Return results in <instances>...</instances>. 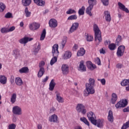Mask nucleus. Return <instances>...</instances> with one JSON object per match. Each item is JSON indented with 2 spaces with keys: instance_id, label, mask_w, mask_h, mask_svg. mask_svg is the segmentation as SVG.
Listing matches in <instances>:
<instances>
[{
  "instance_id": "nucleus-52",
  "label": "nucleus",
  "mask_w": 129,
  "mask_h": 129,
  "mask_svg": "<svg viewBox=\"0 0 129 129\" xmlns=\"http://www.w3.org/2000/svg\"><path fill=\"white\" fill-rule=\"evenodd\" d=\"M121 41V36L120 35H118L117 39H116V44L118 45V43Z\"/></svg>"
},
{
  "instance_id": "nucleus-42",
  "label": "nucleus",
  "mask_w": 129,
  "mask_h": 129,
  "mask_svg": "<svg viewBox=\"0 0 129 129\" xmlns=\"http://www.w3.org/2000/svg\"><path fill=\"white\" fill-rule=\"evenodd\" d=\"M74 20H77V15H71L68 18V21H73Z\"/></svg>"
},
{
  "instance_id": "nucleus-51",
  "label": "nucleus",
  "mask_w": 129,
  "mask_h": 129,
  "mask_svg": "<svg viewBox=\"0 0 129 129\" xmlns=\"http://www.w3.org/2000/svg\"><path fill=\"white\" fill-rule=\"evenodd\" d=\"M67 41L66 39H63L61 43V47H62V48L63 49L64 47H65V45L66 44Z\"/></svg>"
},
{
  "instance_id": "nucleus-21",
  "label": "nucleus",
  "mask_w": 129,
  "mask_h": 129,
  "mask_svg": "<svg viewBox=\"0 0 129 129\" xmlns=\"http://www.w3.org/2000/svg\"><path fill=\"white\" fill-rule=\"evenodd\" d=\"M72 56V53H71V52L69 51H66L63 54V59L64 60H67V59H70V58H71Z\"/></svg>"
},
{
  "instance_id": "nucleus-56",
  "label": "nucleus",
  "mask_w": 129,
  "mask_h": 129,
  "mask_svg": "<svg viewBox=\"0 0 129 129\" xmlns=\"http://www.w3.org/2000/svg\"><path fill=\"white\" fill-rule=\"evenodd\" d=\"M16 27L15 26H12L10 28L8 29V33L10 32H13V31H15Z\"/></svg>"
},
{
  "instance_id": "nucleus-55",
  "label": "nucleus",
  "mask_w": 129,
  "mask_h": 129,
  "mask_svg": "<svg viewBox=\"0 0 129 129\" xmlns=\"http://www.w3.org/2000/svg\"><path fill=\"white\" fill-rule=\"evenodd\" d=\"M16 128V124H12L9 125V129H15Z\"/></svg>"
},
{
  "instance_id": "nucleus-14",
  "label": "nucleus",
  "mask_w": 129,
  "mask_h": 129,
  "mask_svg": "<svg viewBox=\"0 0 129 129\" xmlns=\"http://www.w3.org/2000/svg\"><path fill=\"white\" fill-rule=\"evenodd\" d=\"M86 65L87 68H88V69H90V70H94V69L96 68V66L92 63L91 61H87L86 62Z\"/></svg>"
},
{
  "instance_id": "nucleus-44",
  "label": "nucleus",
  "mask_w": 129,
  "mask_h": 129,
  "mask_svg": "<svg viewBox=\"0 0 129 129\" xmlns=\"http://www.w3.org/2000/svg\"><path fill=\"white\" fill-rule=\"evenodd\" d=\"M46 38V29H43L40 37L41 41H43Z\"/></svg>"
},
{
  "instance_id": "nucleus-22",
  "label": "nucleus",
  "mask_w": 129,
  "mask_h": 129,
  "mask_svg": "<svg viewBox=\"0 0 129 129\" xmlns=\"http://www.w3.org/2000/svg\"><path fill=\"white\" fill-rule=\"evenodd\" d=\"M55 85L56 83H55L54 79L51 80L49 83V90H50V91H53L54 90V88H55Z\"/></svg>"
},
{
  "instance_id": "nucleus-39",
  "label": "nucleus",
  "mask_w": 129,
  "mask_h": 129,
  "mask_svg": "<svg viewBox=\"0 0 129 129\" xmlns=\"http://www.w3.org/2000/svg\"><path fill=\"white\" fill-rule=\"evenodd\" d=\"M88 4L89 5V6L93 8V7L96 5V0H89Z\"/></svg>"
},
{
  "instance_id": "nucleus-26",
  "label": "nucleus",
  "mask_w": 129,
  "mask_h": 129,
  "mask_svg": "<svg viewBox=\"0 0 129 129\" xmlns=\"http://www.w3.org/2000/svg\"><path fill=\"white\" fill-rule=\"evenodd\" d=\"M86 85H88L89 86H93L94 87L95 86V80L93 78H90L89 79V83H87Z\"/></svg>"
},
{
  "instance_id": "nucleus-17",
  "label": "nucleus",
  "mask_w": 129,
  "mask_h": 129,
  "mask_svg": "<svg viewBox=\"0 0 129 129\" xmlns=\"http://www.w3.org/2000/svg\"><path fill=\"white\" fill-rule=\"evenodd\" d=\"M34 2L37 6H38L39 7H44L45 5V1L43 0H33Z\"/></svg>"
},
{
  "instance_id": "nucleus-1",
  "label": "nucleus",
  "mask_w": 129,
  "mask_h": 129,
  "mask_svg": "<svg viewBox=\"0 0 129 129\" xmlns=\"http://www.w3.org/2000/svg\"><path fill=\"white\" fill-rule=\"evenodd\" d=\"M52 55L53 57L50 60V65H54L57 62V57L59 55V51H58V44H54L52 46Z\"/></svg>"
},
{
  "instance_id": "nucleus-45",
  "label": "nucleus",
  "mask_w": 129,
  "mask_h": 129,
  "mask_svg": "<svg viewBox=\"0 0 129 129\" xmlns=\"http://www.w3.org/2000/svg\"><path fill=\"white\" fill-rule=\"evenodd\" d=\"M66 14L67 15H72L73 14H76V11L72 9H70L67 11Z\"/></svg>"
},
{
  "instance_id": "nucleus-23",
  "label": "nucleus",
  "mask_w": 129,
  "mask_h": 129,
  "mask_svg": "<svg viewBox=\"0 0 129 129\" xmlns=\"http://www.w3.org/2000/svg\"><path fill=\"white\" fill-rule=\"evenodd\" d=\"M15 83L18 85V86H22V85L24 84L23 80H22V79H21L20 77L16 78Z\"/></svg>"
},
{
  "instance_id": "nucleus-38",
  "label": "nucleus",
  "mask_w": 129,
  "mask_h": 129,
  "mask_svg": "<svg viewBox=\"0 0 129 129\" xmlns=\"http://www.w3.org/2000/svg\"><path fill=\"white\" fill-rule=\"evenodd\" d=\"M85 11V7L84 6L82 7L78 11L79 16H83L84 15V11Z\"/></svg>"
},
{
  "instance_id": "nucleus-33",
  "label": "nucleus",
  "mask_w": 129,
  "mask_h": 129,
  "mask_svg": "<svg viewBox=\"0 0 129 129\" xmlns=\"http://www.w3.org/2000/svg\"><path fill=\"white\" fill-rule=\"evenodd\" d=\"M0 83L2 84H6L7 83V77L5 76H0Z\"/></svg>"
},
{
  "instance_id": "nucleus-12",
  "label": "nucleus",
  "mask_w": 129,
  "mask_h": 129,
  "mask_svg": "<svg viewBox=\"0 0 129 129\" xmlns=\"http://www.w3.org/2000/svg\"><path fill=\"white\" fill-rule=\"evenodd\" d=\"M118 6H119V8L120 10L121 11H123V12H125V13H127L128 14L129 10L127 8H125V6L123 5V4H121L120 2L118 3Z\"/></svg>"
},
{
  "instance_id": "nucleus-63",
  "label": "nucleus",
  "mask_w": 129,
  "mask_h": 129,
  "mask_svg": "<svg viewBox=\"0 0 129 129\" xmlns=\"http://www.w3.org/2000/svg\"><path fill=\"white\" fill-rule=\"evenodd\" d=\"M48 79H49V77L46 76L45 78L42 80V82H47Z\"/></svg>"
},
{
  "instance_id": "nucleus-61",
  "label": "nucleus",
  "mask_w": 129,
  "mask_h": 129,
  "mask_svg": "<svg viewBox=\"0 0 129 129\" xmlns=\"http://www.w3.org/2000/svg\"><path fill=\"white\" fill-rule=\"evenodd\" d=\"M123 112H128L129 111V108L127 107V108H125L123 109Z\"/></svg>"
},
{
  "instance_id": "nucleus-19",
  "label": "nucleus",
  "mask_w": 129,
  "mask_h": 129,
  "mask_svg": "<svg viewBox=\"0 0 129 129\" xmlns=\"http://www.w3.org/2000/svg\"><path fill=\"white\" fill-rule=\"evenodd\" d=\"M104 123V119H98L96 120V124L98 127H102L103 126V123Z\"/></svg>"
},
{
  "instance_id": "nucleus-48",
  "label": "nucleus",
  "mask_w": 129,
  "mask_h": 129,
  "mask_svg": "<svg viewBox=\"0 0 129 129\" xmlns=\"http://www.w3.org/2000/svg\"><path fill=\"white\" fill-rule=\"evenodd\" d=\"M40 47H41V45L39 44H38L37 47H36L35 48L34 50L35 55H37V54H38V52H39V50H40V49H41Z\"/></svg>"
},
{
  "instance_id": "nucleus-5",
  "label": "nucleus",
  "mask_w": 129,
  "mask_h": 129,
  "mask_svg": "<svg viewBox=\"0 0 129 129\" xmlns=\"http://www.w3.org/2000/svg\"><path fill=\"white\" fill-rule=\"evenodd\" d=\"M125 49V47L124 45H120L118 47L116 52L117 57H121V56H123Z\"/></svg>"
},
{
  "instance_id": "nucleus-58",
  "label": "nucleus",
  "mask_w": 129,
  "mask_h": 129,
  "mask_svg": "<svg viewBox=\"0 0 129 129\" xmlns=\"http://www.w3.org/2000/svg\"><path fill=\"white\" fill-rule=\"evenodd\" d=\"M96 62L98 65H100V64H101L100 59L99 57L96 58Z\"/></svg>"
},
{
  "instance_id": "nucleus-35",
  "label": "nucleus",
  "mask_w": 129,
  "mask_h": 129,
  "mask_svg": "<svg viewBox=\"0 0 129 129\" xmlns=\"http://www.w3.org/2000/svg\"><path fill=\"white\" fill-rule=\"evenodd\" d=\"M16 100H17V94L13 93L11 98V102L14 103L16 102Z\"/></svg>"
},
{
  "instance_id": "nucleus-36",
  "label": "nucleus",
  "mask_w": 129,
  "mask_h": 129,
  "mask_svg": "<svg viewBox=\"0 0 129 129\" xmlns=\"http://www.w3.org/2000/svg\"><path fill=\"white\" fill-rule=\"evenodd\" d=\"M13 55L14 56H15L16 58L17 57H20V56H21L20 54V50L18 49H15L14 50H13Z\"/></svg>"
},
{
  "instance_id": "nucleus-37",
  "label": "nucleus",
  "mask_w": 129,
  "mask_h": 129,
  "mask_svg": "<svg viewBox=\"0 0 129 129\" xmlns=\"http://www.w3.org/2000/svg\"><path fill=\"white\" fill-rule=\"evenodd\" d=\"M121 86H127L129 85V79L123 80L120 83Z\"/></svg>"
},
{
  "instance_id": "nucleus-50",
  "label": "nucleus",
  "mask_w": 129,
  "mask_h": 129,
  "mask_svg": "<svg viewBox=\"0 0 129 129\" xmlns=\"http://www.w3.org/2000/svg\"><path fill=\"white\" fill-rule=\"evenodd\" d=\"M97 80L98 81H100L102 85H105V83L106 81H105V79H98Z\"/></svg>"
},
{
  "instance_id": "nucleus-31",
  "label": "nucleus",
  "mask_w": 129,
  "mask_h": 129,
  "mask_svg": "<svg viewBox=\"0 0 129 129\" xmlns=\"http://www.w3.org/2000/svg\"><path fill=\"white\" fill-rule=\"evenodd\" d=\"M92 9H93V7H92V6H89L87 8L86 10V14L89 15L90 17L92 16V13H91V11H92Z\"/></svg>"
},
{
  "instance_id": "nucleus-34",
  "label": "nucleus",
  "mask_w": 129,
  "mask_h": 129,
  "mask_svg": "<svg viewBox=\"0 0 129 129\" xmlns=\"http://www.w3.org/2000/svg\"><path fill=\"white\" fill-rule=\"evenodd\" d=\"M85 54V50L84 48H81L77 52V56H83Z\"/></svg>"
},
{
  "instance_id": "nucleus-6",
  "label": "nucleus",
  "mask_w": 129,
  "mask_h": 129,
  "mask_svg": "<svg viewBox=\"0 0 129 129\" xmlns=\"http://www.w3.org/2000/svg\"><path fill=\"white\" fill-rule=\"evenodd\" d=\"M86 89L87 92L86 95V96L89 94H94V93H95V90L94 89V87L86 85Z\"/></svg>"
},
{
  "instance_id": "nucleus-28",
  "label": "nucleus",
  "mask_w": 129,
  "mask_h": 129,
  "mask_svg": "<svg viewBox=\"0 0 129 129\" xmlns=\"http://www.w3.org/2000/svg\"><path fill=\"white\" fill-rule=\"evenodd\" d=\"M19 72L21 74H23V73H29V68H28V67H24L22 68H21V69L19 70Z\"/></svg>"
},
{
  "instance_id": "nucleus-54",
  "label": "nucleus",
  "mask_w": 129,
  "mask_h": 129,
  "mask_svg": "<svg viewBox=\"0 0 129 129\" xmlns=\"http://www.w3.org/2000/svg\"><path fill=\"white\" fill-rule=\"evenodd\" d=\"M101 1L102 2L103 5H104V6H108V0H101Z\"/></svg>"
},
{
  "instance_id": "nucleus-29",
  "label": "nucleus",
  "mask_w": 129,
  "mask_h": 129,
  "mask_svg": "<svg viewBox=\"0 0 129 129\" xmlns=\"http://www.w3.org/2000/svg\"><path fill=\"white\" fill-rule=\"evenodd\" d=\"M32 3V0H22V4L24 7H28L31 5Z\"/></svg>"
},
{
  "instance_id": "nucleus-64",
  "label": "nucleus",
  "mask_w": 129,
  "mask_h": 129,
  "mask_svg": "<svg viewBox=\"0 0 129 129\" xmlns=\"http://www.w3.org/2000/svg\"><path fill=\"white\" fill-rule=\"evenodd\" d=\"M81 112H82L83 114H85V113H86V110L85 109V108L82 110Z\"/></svg>"
},
{
  "instance_id": "nucleus-15",
  "label": "nucleus",
  "mask_w": 129,
  "mask_h": 129,
  "mask_svg": "<svg viewBox=\"0 0 129 129\" xmlns=\"http://www.w3.org/2000/svg\"><path fill=\"white\" fill-rule=\"evenodd\" d=\"M49 121L50 122H57L58 121V116L54 114L49 117Z\"/></svg>"
},
{
  "instance_id": "nucleus-16",
  "label": "nucleus",
  "mask_w": 129,
  "mask_h": 129,
  "mask_svg": "<svg viewBox=\"0 0 129 129\" xmlns=\"http://www.w3.org/2000/svg\"><path fill=\"white\" fill-rule=\"evenodd\" d=\"M55 94L56 95V99L58 101V102L63 103V102H64V99H63V98L60 96V93H59L58 91H56Z\"/></svg>"
},
{
  "instance_id": "nucleus-47",
  "label": "nucleus",
  "mask_w": 129,
  "mask_h": 129,
  "mask_svg": "<svg viewBox=\"0 0 129 129\" xmlns=\"http://www.w3.org/2000/svg\"><path fill=\"white\" fill-rule=\"evenodd\" d=\"M5 9H6V5L3 3H0V12L1 13H3V12L5 11Z\"/></svg>"
},
{
  "instance_id": "nucleus-20",
  "label": "nucleus",
  "mask_w": 129,
  "mask_h": 129,
  "mask_svg": "<svg viewBox=\"0 0 129 129\" xmlns=\"http://www.w3.org/2000/svg\"><path fill=\"white\" fill-rule=\"evenodd\" d=\"M111 102L112 104H115V102L117 101V95L115 93H113L111 95Z\"/></svg>"
},
{
  "instance_id": "nucleus-10",
  "label": "nucleus",
  "mask_w": 129,
  "mask_h": 129,
  "mask_svg": "<svg viewBox=\"0 0 129 129\" xmlns=\"http://www.w3.org/2000/svg\"><path fill=\"white\" fill-rule=\"evenodd\" d=\"M49 25L50 28H56L58 26L57 20L54 19H51L49 21Z\"/></svg>"
},
{
  "instance_id": "nucleus-4",
  "label": "nucleus",
  "mask_w": 129,
  "mask_h": 129,
  "mask_svg": "<svg viewBox=\"0 0 129 129\" xmlns=\"http://www.w3.org/2000/svg\"><path fill=\"white\" fill-rule=\"evenodd\" d=\"M127 105V100H126V99H124L118 102L115 105V107L117 109L121 108V107H125Z\"/></svg>"
},
{
  "instance_id": "nucleus-7",
  "label": "nucleus",
  "mask_w": 129,
  "mask_h": 129,
  "mask_svg": "<svg viewBox=\"0 0 129 129\" xmlns=\"http://www.w3.org/2000/svg\"><path fill=\"white\" fill-rule=\"evenodd\" d=\"M13 113L16 115H21L22 108L18 106H15L13 107Z\"/></svg>"
},
{
  "instance_id": "nucleus-24",
  "label": "nucleus",
  "mask_w": 129,
  "mask_h": 129,
  "mask_svg": "<svg viewBox=\"0 0 129 129\" xmlns=\"http://www.w3.org/2000/svg\"><path fill=\"white\" fill-rule=\"evenodd\" d=\"M104 16L106 22H110L111 21V17H110V13L108 11L104 12Z\"/></svg>"
},
{
  "instance_id": "nucleus-25",
  "label": "nucleus",
  "mask_w": 129,
  "mask_h": 129,
  "mask_svg": "<svg viewBox=\"0 0 129 129\" xmlns=\"http://www.w3.org/2000/svg\"><path fill=\"white\" fill-rule=\"evenodd\" d=\"M108 120L110 122H113V114L112 113V111L109 110L108 111Z\"/></svg>"
},
{
  "instance_id": "nucleus-40",
  "label": "nucleus",
  "mask_w": 129,
  "mask_h": 129,
  "mask_svg": "<svg viewBox=\"0 0 129 129\" xmlns=\"http://www.w3.org/2000/svg\"><path fill=\"white\" fill-rule=\"evenodd\" d=\"M80 120L81 121H83V122H84L85 124L88 125V126H89V125H90L89 122L88 121V120L87 119H86V118H85L84 117H81Z\"/></svg>"
},
{
  "instance_id": "nucleus-27",
  "label": "nucleus",
  "mask_w": 129,
  "mask_h": 129,
  "mask_svg": "<svg viewBox=\"0 0 129 129\" xmlns=\"http://www.w3.org/2000/svg\"><path fill=\"white\" fill-rule=\"evenodd\" d=\"M85 106L82 104H78L76 107V110L78 112H81L82 110L85 108Z\"/></svg>"
},
{
  "instance_id": "nucleus-46",
  "label": "nucleus",
  "mask_w": 129,
  "mask_h": 129,
  "mask_svg": "<svg viewBox=\"0 0 129 129\" xmlns=\"http://www.w3.org/2000/svg\"><path fill=\"white\" fill-rule=\"evenodd\" d=\"M5 18L6 19H13V14L11 13V12H8L5 14Z\"/></svg>"
},
{
  "instance_id": "nucleus-53",
  "label": "nucleus",
  "mask_w": 129,
  "mask_h": 129,
  "mask_svg": "<svg viewBox=\"0 0 129 129\" xmlns=\"http://www.w3.org/2000/svg\"><path fill=\"white\" fill-rule=\"evenodd\" d=\"M45 65V61H41L39 64V67L41 69V68H44V66Z\"/></svg>"
},
{
  "instance_id": "nucleus-8",
  "label": "nucleus",
  "mask_w": 129,
  "mask_h": 129,
  "mask_svg": "<svg viewBox=\"0 0 129 129\" xmlns=\"http://www.w3.org/2000/svg\"><path fill=\"white\" fill-rule=\"evenodd\" d=\"M29 28L31 31H36V30H38L40 28V24L34 22L29 25Z\"/></svg>"
},
{
  "instance_id": "nucleus-18",
  "label": "nucleus",
  "mask_w": 129,
  "mask_h": 129,
  "mask_svg": "<svg viewBox=\"0 0 129 129\" xmlns=\"http://www.w3.org/2000/svg\"><path fill=\"white\" fill-rule=\"evenodd\" d=\"M79 70L82 72L86 71V67L84 65V61L83 60L80 62Z\"/></svg>"
},
{
  "instance_id": "nucleus-59",
  "label": "nucleus",
  "mask_w": 129,
  "mask_h": 129,
  "mask_svg": "<svg viewBox=\"0 0 129 129\" xmlns=\"http://www.w3.org/2000/svg\"><path fill=\"white\" fill-rule=\"evenodd\" d=\"M10 82L11 84H13V83L15 82V77H14V76H11L10 79Z\"/></svg>"
},
{
  "instance_id": "nucleus-13",
  "label": "nucleus",
  "mask_w": 129,
  "mask_h": 129,
  "mask_svg": "<svg viewBox=\"0 0 129 129\" xmlns=\"http://www.w3.org/2000/svg\"><path fill=\"white\" fill-rule=\"evenodd\" d=\"M33 38H30L29 37H24L19 40L20 44H27L29 41H32Z\"/></svg>"
},
{
  "instance_id": "nucleus-62",
  "label": "nucleus",
  "mask_w": 129,
  "mask_h": 129,
  "mask_svg": "<svg viewBox=\"0 0 129 129\" xmlns=\"http://www.w3.org/2000/svg\"><path fill=\"white\" fill-rule=\"evenodd\" d=\"M104 44L105 46H107V45L110 44V41H109V40H107L105 41Z\"/></svg>"
},
{
  "instance_id": "nucleus-41",
  "label": "nucleus",
  "mask_w": 129,
  "mask_h": 129,
  "mask_svg": "<svg viewBox=\"0 0 129 129\" xmlns=\"http://www.w3.org/2000/svg\"><path fill=\"white\" fill-rule=\"evenodd\" d=\"M25 13L26 15V18H29V17H31V12L29 11V10L28 9V7H26L25 9Z\"/></svg>"
},
{
  "instance_id": "nucleus-57",
  "label": "nucleus",
  "mask_w": 129,
  "mask_h": 129,
  "mask_svg": "<svg viewBox=\"0 0 129 129\" xmlns=\"http://www.w3.org/2000/svg\"><path fill=\"white\" fill-rule=\"evenodd\" d=\"M56 111V109L54 107H52L49 110V113H53Z\"/></svg>"
},
{
  "instance_id": "nucleus-9",
  "label": "nucleus",
  "mask_w": 129,
  "mask_h": 129,
  "mask_svg": "<svg viewBox=\"0 0 129 129\" xmlns=\"http://www.w3.org/2000/svg\"><path fill=\"white\" fill-rule=\"evenodd\" d=\"M61 71H62V74L64 75H66L69 73V67L66 64H63L61 66Z\"/></svg>"
},
{
  "instance_id": "nucleus-43",
  "label": "nucleus",
  "mask_w": 129,
  "mask_h": 129,
  "mask_svg": "<svg viewBox=\"0 0 129 129\" xmlns=\"http://www.w3.org/2000/svg\"><path fill=\"white\" fill-rule=\"evenodd\" d=\"M108 48L111 51H113V50H115V48H116V45L114 43L110 44L108 46Z\"/></svg>"
},
{
  "instance_id": "nucleus-60",
  "label": "nucleus",
  "mask_w": 129,
  "mask_h": 129,
  "mask_svg": "<svg viewBox=\"0 0 129 129\" xmlns=\"http://www.w3.org/2000/svg\"><path fill=\"white\" fill-rule=\"evenodd\" d=\"M121 67H122V64L121 63H118L116 64V68H118V69H121Z\"/></svg>"
},
{
  "instance_id": "nucleus-2",
  "label": "nucleus",
  "mask_w": 129,
  "mask_h": 129,
  "mask_svg": "<svg viewBox=\"0 0 129 129\" xmlns=\"http://www.w3.org/2000/svg\"><path fill=\"white\" fill-rule=\"evenodd\" d=\"M94 31L95 32V41L97 43H100L102 42V38H101V32L98 28V26L94 24L93 26Z\"/></svg>"
},
{
  "instance_id": "nucleus-32",
  "label": "nucleus",
  "mask_w": 129,
  "mask_h": 129,
  "mask_svg": "<svg viewBox=\"0 0 129 129\" xmlns=\"http://www.w3.org/2000/svg\"><path fill=\"white\" fill-rule=\"evenodd\" d=\"M44 73H45V69L41 68L39 69V71L38 73V77H42V76L44 75Z\"/></svg>"
},
{
  "instance_id": "nucleus-3",
  "label": "nucleus",
  "mask_w": 129,
  "mask_h": 129,
  "mask_svg": "<svg viewBox=\"0 0 129 129\" xmlns=\"http://www.w3.org/2000/svg\"><path fill=\"white\" fill-rule=\"evenodd\" d=\"M87 117L89 120L91 121V123L94 125H96V117L95 116V114H94L93 112L91 111L88 113Z\"/></svg>"
},
{
  "instance_id": "nucleus-11",
  "label": "nucleus",
  "mask_w": 129,
  "mask_h": 129,
  "mask_svg": "<svg viewBox=\"0 0 129 129\" xmlns=\"http://www.w3.org/2000/svg\"><path fill=\"white\" fill-rule=\"evenodd\" d=\"M78 27H79V23L77 22L73 23L70 29V32L73 33V32H75L78 29Z\"/></svg>"
},
{
  "instance_id": "nucleus-49",
  "label": "nucleus",
  "mask_w": 129,
  "mask_h": 129,
  "mask_svg": "<svg viewBox=\"0 0 129 129\" xmlns=\"http://www.w3.org/2000/svg\"><path fill=\"white\" fill-rule=\"evenodd\" d=\"M1 32L2 33V34H5L6 33H9V30L7 28H2L1 29Z\"/></svg>"
},
{
  "instance_id": "nucleus-30",
  "label": "nucleus",
  "mask_w": 129,
  "mask_h": 129,
  "mask_svg": "<svg viewBox=\"0 0 129 129\" xmlns=\"http://www.w3.org/2000/svg\"><path fill=\"white\" fill-rule=\"evenodd\" d=\"M85 38L88 42L93 41V36L88 35V33H85Z\"/></svg>"
}]
</instances>
